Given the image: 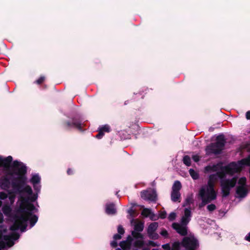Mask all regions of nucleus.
<instances>
[{"mask_svg": "<svg viewBox=\"0 0 250 250\" xmlns=\"http://www.w3.org/2000/svg\"><path fill=\"white\" fill-rule=\"evenodd\" d=\"M12 160L13 158L11 156H8L5 158H0V167H9Z\"/></svg>", "mask_w": 250, "mask_h": 250, "instance_id": "15", "label": "nucleus"}, {"mask_svg": "<svg viewBox=\"0 0 250 250\" xmlns=\"http://www.w3.org/2000/svg\"><path fill=\"white\" fill-rule=\"evenodd\" d=\"M191 216V212L190 208H186L184 209V215L181 218V223L184 225H188L190 221V217Z\"/></svg>", "mask_w": 250, "mask_h": 250, "instance_id": "12", "label": "nucleus"}, {"mask_svg": "<svg viewBox=\"0 0 250 250\" xmlns=\"http://www.w3.org/2000/svg\"><path fill=\"white\" fill-rule=\"evenodd\" d=\"M105 212L108 215H114L117 211L114 203H107L105 205Z\"/></svg>", "mask_w": 250, "mask_h": 250, "instance_id": "14", "label": "nucleus"}, {"mask_svg": "<svg viewBox=\"0 0 250 250\" xmlns=\"http://www.w3.org/2000/svg\"><path fill=\"white\" fill-rule=\"evenodd\" d=\"M120 246L123 250H129L131 248V244L125 242V240L121 241L119 244Z\"/></svg>", "mask_w": 250, "mask_h": 250, "instance_id": "25", "label": "nucleus"}, {"mask_svg": "<svg viewBox=\"0 0 250 250\" xmlns=\"http://www.w3.org/2000/svg\"><path fill=\"white\" fill-rule=\"evenodd\" d=\"M226 144V139L224 134H220L216 138V142L210 143L206 148V154L215 155L220 154Z\"/></svg>", "mask_w": 250, "mask_h": 250, "instance_id": "3", "label": "nucleus"}, {"mask_svg": "<svg viewBox=\"0 0 250 250\" xmlns=\"http://www.w3.org/2000/svg\"><path fill=\"white\" fill-rule=\"evenodd\" d=\"M182 188V185L180 181H176L174 182L172 187V191L180 192Z\"/></svg>", "mask_w": 250, "mask_h": 250, "instance_id": "23", "label": "nucleus"}, {"mask_svg": "<svg viewBox=\"0 0 250 250\" xmlns=\"http://www.w3.org/2000/svg\"><path fill=\"white\" fill-rule=\"evenodd\" d=\"M246 118L248 120H250V111H248L247 112L246 114Z\"/></svg>", "mask_w": 250, "mask_h": 250, "instance_id": "59", "label": "nucleus"}, {"mask_svg": "<svg viewBox=\"0 0 250 250\" xmlns=\"http://www.w3.org/2000/svg\"><path fill=\"white\" fill-rule=\"evenodd\" d=\"M244 165H245L240 164V161L238 162V164L233 162L229 164L227 166L222 167L221 169L226 171L227 174L232 176L236 173L240 172L242 166Z\"/></svg>", "mask_w": 250, "mask_h": 250, "instance_id": "7", "label": "nucleus"}, {"mask_svg": "<svg viewBox=\"0 0 250 250\" xmlns=\"http://www.w3.org/2000/svg\"><path fill=\"white\" fill-rule=\"evenodd\" d=\"M176 217V213L174 212H172L169 214V215L168 216V219L169 221H172L175 219Z\"/></svg>", "mask_w": 250, "mask_h": 250, "instance_id": "42", "label": "nucleus"}, {"mask_svg": "<svg viewBox=\"0 0 250 250\" xmlns=\"http://www.w3.org/2000/svg\"><path fill=\"white\" fill-rule=\"evenodd\" d=\"M12 167L15 171V174L18 175L14 178L12 182H19V184H26L27 177V167L22 162L15 160L13 162Z\"/></svg>", "mask_w": 250, "mask_h": 250, "instance_id": "4", "label": "nucleus"}, {"mask_svg": "<svg viewBox=\"0 0 250 250\" xmlns=\"http://www.w3.org/2000/svg\"><path fill=\"white\" fill-rule=\"evenodd\" d=\"M162 248L165 250H170L171 248L169 244H166L162 245Z\"/></svg>", "mask_w": 250, "mask_h": 250, "instance_id": "51", "label": "nucleus"}, {"mask_svg": "<svg viewBox=\"0 0 250 250\" xmlns=\"http://www.w3.org/2000/svg\"><path fill=\"white\" fill-rule=\"evenodd\" d=\"M67 174L68 175H71L74 174V171L71 168H68L67 170Z\"/></svg>", "mask_w": 250, "mask_h": 250, "instance_id": "54", "label": "nucleus"}, {"mask_svg": "<svg viewBox=\"0 0 250 250\" xmlns=\"http://www.w3.org/2000/svg\"><path fill=\"white\" fill-rule=\"evenodd\" d=\"M151 214L152 215L150 216V219L153 220V216H154V214L151 212L149 209L145 208L143 210L142 212V215L146 217H147L148 216L151 215Z\"/></svg>", "mask_w": 250, "mask_h": 250, "instance_id": "27", "label": "nucleus"}, {"mask_svg": "<svg viewBox=\"0 0 250 250\" xmlns=\"http://www.w3.org/2000/svg\"><path fill=\"white\" fill-rule=\"evenodd\" d=\"M167 216V213L165 211H161L159 213V217L161 219L166 218Z\"/></svg>", "mask_w": 250, "mask_h": 250, "instance_id": "48", "label": "nucleus"}, {"mask_svg": "<svg viewBox=\"0 0 250 250\" xmlns=\"http://www.w3.org/2000/svg\"><path fill=\"white\" fill-rule=\"evenodd\" d=\"M158 227V222L151 223L148 227L147 229V234H151L152 233L155 232Z\"/></svg>", "mask_w": 250, "mask_h": 250, "instance_id": "20", "label": "nucleus"}, {"mask_svg": "<svg viewBox=\"0 0 250 250\" xmlns=\"http://www.w3.org/2000/svg\"><path fill=\"white\" fill-rule=\"evenodd\" d=\"M189 173L191 177L194 180H197L199 178V174L193 169L190 168L189 170Z\"/></svg>", "mask_w": 250, "mask_h": 250, "instance_id": "30", "label": "nucleus"}, {"mask_svg": "<svg viewBox=\"0 0 250 250\" xmlns=\"http://www.w3.org/2000/svg\"><path fill=\"white\" fill-rule=\"evenodd\" d=\"M216 208V206L213 204H210V205H208V206H207V209L209 211H213V210H214Z\"/></svg>", "mask_w": 250, "mask_h": 250, "instance_id": "43", "label": "nucleus"}, {"mask_svg": "<svg viewBox=\"0 0 250 250\" xmlns=\"http://www.w3.org/2000/svg\"><path fill=\"white\" fill-rule=\"evenodd\" d=\"M144 241L142 240H137L134 242V246L138 248H142L144 245Z\"/></svg>", "mask_w": 250, "mask_h": 250, "instance_id": "37", "label": "nucleus"}, {"mask_svg": "<svg viewBox=\"0 0 250 250\" xmlns=\"http://www.w3.org/2000/svg\"><path fill=\"white\" fill-rule=\"evenodd\" d=\"M30 182L34 184H39L41 182V178L38 174H35L32 177Z\"/></svg>", "mask_w": 250, "mask_h": 250, "instance_id": "28", "label": "nucleus"}, {"mask_svg": "<svg viewBox=\"0 0 250 250\" xmlns=\"http://www.w3.org/2000/svg\"><path fill=\"white\" fill-rule=\"evenodd\" d=\"M160 234L165 238H167L168 236V233L167 230L165 229H162V231L160 232Z\"/></svg>", "mask_w": 250, "mask_h": 250, "instance_id": "45", "label": "nucleus"}, {"mask_svg": "<svg viewBox=\"0 0 250 250\" xmlns=\"http://www.w3.org/2000/svg\"><path fill=\"white\" fill-rule=\"evenodd\" d=\"M33 188H34V190L37 192V193L40 191L41 186L38 185V184H34Z\"/></svg>", "mask_w": 250, "mask_h": 250, "instance_id": "47", "label": "nucleus"}, {"mask_svg": "<svg viewBox=\"0 0 250 250\" xmlns=\"http://www.w3.org/2000/svg\"><path fill=\"white\" fill-rule=\"evenodd\" d=\"M141 197L147 201L156 202L157 200V194L155 190H143L141 192Z\"/></svg>", "mask_w": 250, "mask_h": 250, "instance_id": "9", "label": "nucleus"}, {"mask_svg": "<svg viewBox=\"0 0 250 250\" xmlns=\"http://www.w3.org/2000/svg\"><path fill=\"white\" fill-rule=\"evenodd\" d=\"M181 246H182L181 242H175L172 244L171 250H180Z\"/></svg>", "mask_w": 250, "mask_h": 250, "instance_id": "35", "label": "nucleus"}, {"mask_svg": "<svg viewBox=\"0 0 250 250\" xmlns=\"http://www.w3.org/2000/svg\"><path fill=\"white\" fill-rule=\"evenodd\" d=\"M217 179L218 178L216 173L211 174L209 176L208 182L215 184V182L217 180Z\"/></svg>", "mask_w": 250, "mask_h": 250, "instance_id": "32", "label": "nucleus"}, {"mask_svg": "<svg viewBox=\"0 0 250 250\" xmlns=\"http://www.w3.org/2000/svg\"><path fill=\"white\" fill-rule=\"evenodd\" d=\"M216 174L217 178L221 180L220 186L222 196L223 197H226L229 195L231 189L236 186L238 178L233 177L231 179H225L227 173L223 169H221L220 171L217 172Z\"/></svg>", "mask_w": 250, "mask_h": 250, "instance_id": "2", "label": "nucleus"}, {"mask_svg": "<svg viewBox=\"0 0 250 250\" xmlns=\"http://www.w3.org/2000/svg\"><path fill=\"white\" fill-rule=\"evenodd\" d=\"M131 235H132V237L135 239H143L144 238L142 234L140 233V232H138L135 230L132 231Z\"/></svg>", "mask_w": 250, "mask_h": 250, "instance_id": "33", "label": "nucleus"}, {"mask_svg": "<svg viewBox=\"0 0 250 250\" xmlns=\"http://www.w3.org/2000/svg\"><path fill=\"white\" fill-rule=\"evenodd\" d=\"M148 237L153 240H156L158 239L159 237V235L158 233H156L155 231L152 233L151 234H147Z\"/></svg>", "mask_w": 250, "mask_h": 250, "instance_id": "41", "label": "nucleus"}, {"mask_svg": "<svg viewBox=\"0 0 250 250\" xmlns=\"http://www.w3.org/2000/svg\"><path fill=\"white\" fill-rule=\"evenodd\" d=\"M148 243V245H150V246H152L153 247L157 246L156 244L154 242H153L152 241H149Z\"/></svg>", "mask_w": 250, "mask_h": 250, "instance_id": "56", "label": "nucleus"}, {"mask_svg": "<svg viewBox=\"0 0 250 250\" xmlns=\"http://www.w3.org/2000/svg\"><path fill=\"white\" fill-rule=\"evenodd\" d=\"M118 232L121 235L125 233V229L122 225H119L117 229Z\"/></svg>", "mask_w": 250, "mask_h": 250, "instance_id": "44", "label": "nucleus"}, {"mask_svg": "<svg viewBox=\"0 0 250 250\" xmlns=\"http://www.w3.org/2000/svg\"><path fill=\"white\" fill-rule=\"evenodd\" d=\"M202 189H203L204 191V197L205 199L207 200L208 201H209V202H211L216 199V192H214L211 193L210 191H207V190H206L205 187L201 188L199 190V192H200Z\"/></svg>", "mask_w": 250, "mask_h": 250, "instance_id": "13", "label": "nucleus"}, {"mask_svg": "<svg viewBox=\"0 0 250 250\" xmlns=\"http://www.w3.org/2000/svg\"><path fill=\"white\" fill-rule=\"evenodd\" d=\"M19 233L13 232L10 235H5L3 236V239L6 241V245L10 247L14 245V240H17L20 238Z\"/></svg>", "mask_w": 250, "mask_h": 250, "instance_id": "11", "label": "nucleus"}, {"mask_svg": "<svg viewBox=\"0 0 250 250\" xmlns=\"http://www.w3.org/2000/svg\"><path fill=\"white\" fill-rule=\"evenodd\" d=\"M144 228V224L142 222H139L134 225V230L138 232H141Z\"/></svg>", "mask_w": 250, "mask_h": 250, "instance_id": "26", "label": "nucleus"}, {"mask_svg": "<svg viewBox=\"0 0 250 250\" xmlns=\"http://www.w3.org/2000/svg\"><path fill=\"white\" fill-rule=\"evenodd\" d=\"M183 163L187 166H190L191 165V159L188 155H185L183 159Z\"/></svg>", "mask_w": 250, "mask_h": 250, "instance_id": "31", "label": "nucleus"}, {"mask_svg": "<svg viewBox=\"0 0 250 250\" xmlns=\"http://www.w3.org/2000/svg\"><path fill=\"white\" fill-rule=\"evenodd\" d=\"M12 187L16 192L18 193H27L29 195L33 194L31 187L29 185L24 187L25 184H19V182H12Z\"/></svg>", "mask_w": 250, "mask_h": 250, "instance_id": "8", "label": "nucleus"}, {"mask_svg": "<svg viewBox=\"0 0 250 250\" xmlns=\"http://www.w3.org/2000/svg\"><path fill=\"white\" fill-rule=\"evenodd\" d=\"M38 220V217L36 215L33 214L32 213V215H30V217H29L28 219V220L30 222V227H33L37 222Z\"/></svg>", "mask_w": 250, "mask_h": 250, "instance_id": "24", "label": "nucleus"}, {"mask_svg": "<svg viewBox=\"0 0 250 250\" xmlns=\"http://www.w3.org/2000/svg\"><path fill=\"white\" fill-rule=\"evenodd\" d=\"M122 238V236L121 234L119 233H116L114 235L113 239L114 240L116 241L117 240H120Z\"/></svg>", "mask_w": 250, "mask_h": 250, "instance_id": "50", "label": "nucleus"}, {"mask_svg": "<svg viewBox=\"0 0 250 250\" xmlns=\"http://www.w3.org/2000/svg\"><path fill=\"white\" fill-rule=\"evenodd\" d=\"M100 130H102V132L104 133L105 132H109L111 130L110 126L107 125H105L100 128H99Z\"/></svg>", "mask_w": 250, "mask_h": 250, "instance_id": "38", "label": "nucleus"}, {"mask_svg": "<svg viewBox=\"0 0 250 250\" xmlns=\"http://www.w3.org/2000/svg\"><path fill=\"white\" fill-rule=\"evenodd\" d=\"M192 159L195 162H198L200 160V157L199 156L195 155L192 156Z\"/></svg>", "mask_w": 250, "mask_h": 250, "instance_id": "53", "label": "nucleus"}, {"mask_svg": "<svg viewBox=\"0 0 250 250\" xmlns=\"http://www.w3.org/2000/svg\"><path fill=\"white\" fill-rule=\"evenodd\" d=\"M214 186H215L214 184H212V183L208 182L207 186L205 188H206V190H207V191H210V192H211V193H212L214 192H216V191L215 190V189H214Z\"/></svg>", "mask_w": 250, "mask_h": 250, "instance_id": "29", "label": "nucleus"}, {"mask_svg": "<svg viewBox=\"0 0 250 250\" xmlns=\"http://www.w3.org/2000/svg\"><path fill=\"white\" fill-rule=\"evenodd\" d=\"M3 221V216L1 213H0V224L2 223Z\"/></svg>", "mask_w": 250, "mask_h": 250, "instance_id": "60", "label": "nucleus"}, {"mask_svg": "<svg viewBox=\"0 0 250 250\" xmlns=\"http://www.w3.org/2000/svg\"><path fill=\"white\" fill-rule=\"evenodd\" d=\"M125 242L128 243L129 244L132 245V241H133V238H132V237L131 236L128 235L126 239L125 240Z\"/></svg>", "mask_w": 250, "mask_h": 250, "instance_id": "49", "label": "nucleus"}, {"mask_svg": "<svg viewBox=\"0 0 250 250\" xmlns=\"http://www.w3.org/2000/svg\"><path fill=\"white\" fill-rule=\"evenodd\" d=\"M247 179L245 177L240 178L238 180V184L240 185V186L245 187L246 184Z\"/></svg>", "mask_w": 250, "mask_h": 250, "instance_id": "39", "label": "nucleus"}, {"mask_svg": "<svg viewBox=\"0 0 250 250\" xmlns=\"http://www.w3.org/2000/svg\"><path fill=\"white\" fill-rule=\"evenodd\" d=\"M45 80V77L44 76H41L40 78L37 79L35 83L37 84H42Z\"/></svg>", "mask_w": 250, "mask_h": 250, "instance_id": "40", "label": "nucleus"}, {"mask_svg": "<svg viewBox=\"0 0 250 250\" xmlns=\"http://www.w3.org/2000/svg\"><path fill=\"white\" fill-rule=\"evenodd\" d=\"M83 120L80 116L77 115L72 118L71 121H66L63 123V127L66 129L69 130L71 127H75L80 131H83L82 123Z\"/></svg>", "mask_w": 250, "mask_h": 250, "instance_id": "6", "label": "nucleus"}, {"mask_svg": "<svg viewBox=\"0 0 250 250\" xmlns=\"http://www.w3.org/2000/svg\"><path fill=\"white\" fill-rule=\"evenodd\" d=\"M37 194H34L28 197H22L21 198V201L22 203H27L29 202L30 201L34 202L37 200Z\"/></svg>", "mask_w": 250, "mask_h": 250, "instance_id": "18", "label": "nucleus"}, {"mask_svg": "<svg viewBox=\"0 0 250 250\" xmlns=\"http://www.w3.org/2000/svg\"><path fill=\"white\" fill-rule=\"evenodd\" d=\"M172 228L181 236H186L188 234L187 225H184L182 223H173Z\"/></svg>", "mask_w": 250, "mask_h": 250, "instance_id": "10", "label": "nucleus"}, {"mask_svg": "<svg viewBox=\"0 0 250 250\" xmlns=\"http://www.w3.org/2000/svg\"><path fill=\"white\" fill-rule=\"evenodd\" d=\"M181 245L186 250H196L199 247L198 240L193 235L184 237Z\"/></svg>", "mask_w": 250, "mask_h": 250, "instance_id": "5", "label": "nucleus"}, {"mask_svg": "<svg viewBox=\"0 0 250 250\" xmlns=\"http://www.w3.org/2000/svg\"><path fill=\"white\" fill-rule=\"evenodd\" d=\"M192 202H193V199H192V197L190 196H188L186 198V199L185 200V202L183 204V207H186V206H189L191 203H192Z\"/></svg>", "mask_w": 250, "mask_h": 250, "instance_id": "34", "label": "nucleus"}, {"mask_svg": "<svg viewBox=\"0 0 250 250\" xmlns=\"http://www.w3.org/2000/svg\"><path fill=\"white\" fill-rule=\"evenodd\" d=\"M10 180L7 176H4L0 179V184L2 188L6 189L10 188Z\"/></svg>", "mask_w": 250, "mask_h": 250, "instance_id": "17", "label": "nucleus"}, {"mask_svg": "<svg viewBox=\"0 0 250 250\" xmlns=\"http://www.w3.org/2000/svg\"><path fill=\"white\" fill-rule=\"evenodd\" d=\"M104 135V133L102 132V130H101L99 129L98 133L96 135V138L100 139H101Z\"/></svg>", "mask_w": 250, "mask_h": 250, "instance_id": "46", "label": "nucleus"}, {"mask_svg": "<svg viewBox=\"0 0 250 250\" xmlns=\"http://www.w3.org/2000/svg\"><path fill=\"white\" fill-rule=\"evenodd\" d=\"M219 169V165H213L212 166H207L205 167V171L206 172L217 171Z\"/></svg>", "mask_w": 250, "mask_h": 250, "instance_id": "22", "label": "nucleus"}, {"mask_svg": "<svg viewBox=\"0 0 250 250\" xmlns=\"http://www.w3.org/2000/svg\"><path fill=\"white\" fill-rule=\"evenodd\" d=\"M35 209V206L30 202L22 203L20 206V215H15L14 224L10 227V230L15 231L20 229L21 232H24L27 227V222L29 217L32 215V211Z\"/></svg>", "mask_w": 250, "mask_h": 250, "instance_id": "1", "label": "nucleus"}, {"mask_svg": "<svg viewBox=\"0 0 250 250\" xmlns=\"http://www.w3.org/2000/svg\"><path fill=\"white\" fill-rule=\"evenodd\" d=\"M5 245L6 244L3 241H0V250H1L2 249H4L5 247Z\"/></svg>", "mask_w": 250, "mask_h": 250, "instance_id": "52", "label": "nucleus"}, {"mask_svg": "<svg viewBox=\"0 0 250 250\" xmlns=\"http://www.w3.org/2000/svg\"><path fill=\"white\" fill-rule=\"evenodd\" d=\"M181 194L180 192L171 191V200L173 202H180Z\"/></svg>", "mask_w": 250, "mask_h": 250, "instance_id": "21", "label": "nucleus"}, {"mask_svg": "<svg viewBox=\"0 0 250 250\" xmlns=\"http://www.w3.org/2000/svg\"><path fill=\"white\" fill-rule=\"evenodd\" d=\"M115 250H121L120 248H118L117 249H116Z\"/></svg>", "mask_w": 250, "mask_h": 250, "instance_id": "62", "label": "nucleus"}, {"mask_svg": "<svg viewBox=\"0 0 250 250\" xmlns=\"http://www.w3.org/2000/svg\"><path fill=\"white\" fill-rule=\"evenodd\" d=\"M245 240L249 242H250V232L248 233L247 235L245 236Z\"/></svg>", "mask_w": 250, "mask_h": 250, "instance_id": "58", "label": "nucleus"}, {"mask_svg": "<svg viewBox=\"0 0 250 250\" xmlns=\"http://www.w3.org/2000/svg\"><path fill=\"white\" fill-rule=\"evenodd\" d=\"M125 104H126V101H125Z\"/></svg>", "mask_w": 250, "mask_h": 250, "instance_id": "63", "label": "nucleus"}, {"mask_svg": "<svg viewBox=\"0 0 250 250\" xmlns=\"http://www.w3.org/2000/svg\"><path fill=\"white\" fill-rule=\"evenodd\" d=\"M199 194L202 200V202L199 205V208H201L202 207H204L206 205L210 202H209V201H208L207 200L205 199V198L204 197V191L203 189H202L200 192H199Z\"/></svg>", "mask_w": 250, "mask_h": 250, "instance_id": "19", "label": "nucleus"}, {"mask_svg": "<svg viewBox=\"0 0 250 250\" xmlns=\"http://www.w3.org/2000/svg\"><path fill=\"white\" fill-rule=\"evenodd\" d=\"M248 189L245 187L238 186L236 188V192L241 198L246 197L248 194Z\"/></svg>", "mask_w": 250, "mask_h": 250, "instance_id": "16", "label": "nucleus"}, {"mask_svg": "<svg viewBox=\"0 0 250 250\" xmlns=\"http://www.w3.org/2000/svg\"><path fill=\"white\" fill-rule=\"evenodd\" d=\"M7 210L8 211H10V208L9 207H7L6 208H3V211L4 213L6 214V212H7Z\"/></svg>", "mask_w": 250, "mask_h": 250, "instance_id": "57", "label": "nucleus"}, {"mask_svg": "<svg viewBox=\"0 0 250 250\" xmlns=\"http://www.w3.org/2000/svg\"><path fill=\"white\" fill-rule=\"evenodd\" d=\"M110 245L111 247H112L113 248H116L118 246V244H117V242H116V241L114 240L112 241L110 243Z\"/></svg>", "mask_w": 250, "mask_h": 250, "instance_id": "55", "label": "nucleus"}, {"mask_svg": "<svg viewBox=\"0 0 250 250\" xmlns=\"http://www.w3.org/2000/svg\"><path fill=\"white\" fill-rule=\"evenodd\" d=\"M128 212L132 215L135 212V211L133 210L132 209H130V210L128 211Z\"/></svg>", "mask_w": 250, "mask_h": 250, "instance_id": "61", "label": "nucleus"}, {"mask_svg": "<svg viewBox=\"0 0 250 250\" xmlns=\"http://www.w3.org/2000/svg\"><path fill=\"white\" fill-rule=\"evenodd\" d=\"M240 164L250 166V156H249L247 158L244 159L240 161Z\"/></svg>", "mask_w": 250, "mask_h": 250, "instance_id": "36", "label": "nucleus"}]
</instances>
